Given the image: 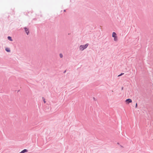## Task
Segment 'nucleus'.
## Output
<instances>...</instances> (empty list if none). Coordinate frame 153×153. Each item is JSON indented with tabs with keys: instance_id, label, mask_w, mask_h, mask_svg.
Returning <instances> with one entry per match:
<instances>
[{
	"instance_id": "nucleus-1",
	"label": "nucleus",
	"mask_w": 153,
	"mask_h": 153,
	"mask_svg": "<svg viewBox=\"0 0 153 153\" xmlns=\"http://www.w3.org/2000/svg\"><path fill=\"white\" fill-rule=\"evenodd\" d=\"M88 45V44H87L85 45H81L79 47V49L81 51H83L84 49L87 48Z\"/></svg>"
},
{
	"instance_id": "nucleus-2",
	"label": "nucleus",
	"mask_w": 153,
	"mask_h": 153,
	"mask_svg": "<svg viewBox=\"0 0 153 153\" xmlns=\"http://www.w3.org/2000/svg\"><path fill=\"white\" fill-rule=\"evenodd\" d=\"M112 36L114 37V40L115 41H117V34L115 32H113L112 33Z\"/></svg>"
},
{
	"instance_id": "nucleus-3",
	"label": "nucleus",
	"mask_w": 153,
	"mask_h": 153,
	"mask_svg": "<svg viewBox=\"0 0 153 153\" xmlns=\"http://www.w3.org/2000/svg\"><path fill=\"white\" fill-rule=\"evenodd\" d=\"M125 102L126 104H128L130 103L131 102H132V101L131 99H128L126 100Z\"/></svg>"
},
{
	"instance_id": "nucleus-4",
	"label": "nucleus",
	"mask_w": 153,
	"mask_h": 153,
	"mask_svg": "<svg viewBox=\"0 0 153 153\" xmlns=\"http://www.w3.org/2000/svg\"><path fill=\"white\" fill-rule=\"evenodd\" d=\"M25 30L26 33H27V34L28 35L29 33V31L28 30V29L26 27H25Z\"/></svg>"
},
{
	"instance_id": "nucleus-5",
	"label": "nucleus",
	"mask_w": 153,
	"mask_h": 153,
	"mask_svg": "<svg viewBox=\"0 0 153 153\" xmlns=\"http://www.w3.org/2000/svg\"><path fill=\"white\" fill-rule=\"evenodd\" d=\"M27 151H28L27 149H25L22 150V151L20 153H24L25 152H27Z\"/></svg>"
},
{
	"instance_id": "nucleus-6",
	"label": "nucleus",
	"mask_w": 153,
	"mask_h": 153,
	"mask_svg": "<svg viewBox=\"0 0 153 153\" xmlns=\"http://www.w3.org/2000/svg\"><path fill=\"white\" fill-rule=\"evenodd\" d=\"M5 50L7 52H10V49L8 48H5Z\"/></svg>"
},
{
	"instance_id": "nucleus-7",
	"label": "nucleus",
	"mask_w": 153,
	"mask_h": 153,
	"mask_svg": "<svg viewBox=\"0 0 153 153\" xmlns=\"http://www.w3.org/2000/svg\"><path fill=\"white\" fill-rule=\"evenodd\" d=\"M7 38H8V39L9 40H10V41H13L12 39H11V37H10V36H8L7 37Z\"/></svg>"
},
{
	"instance_id": "nucleus-8",
	"label": "nucleus",
	"mask_w": 153,
	"mask_h": 153,
	"mask_svg": "<svg viewBox=\"0 0 153 153\" xmlns=\"http://www.w3.org/2000/svg\"><path fill=\"white\" fill-rule=\"evenodd\" d=\"M59 56L61 58H62L63 57V55L62 54L60 53L59 54Z\"/></svg>"
},
{
	"instance_id": "nucleus-9",
	"label": "nucleus",
	"mask_w": 153,
	"mask_h": 153,
	"mask_svg": "<svg viewBox=\"0 0 153 153\" xmlns=\"http://www.w3.org/2000/svg\"><path fill=\"white\" fill-rule=\"evenodd\" d=\"M42 99H43L44 103H46V101H45V98L44 97H43Z\"/></svg>"
},
{
	"instance_id": "nucleus-10",
	"label": "nucleus",
	"mask_w": 153,
	"mask_h": 153,
	"mask_svg": "<svg viewBox=\"0 0 153 153\" xmlns=\"http://www.w3.org/2000/svg\"><path fill=\"white\" fill-rule=\"evenodd\" d=\"M137 103H136V105H135V108H137Z\"/></svg>"
},
{
	"instance_id": "nucleus-11",
	"label": "nucleus",
	"mask_w": 153,
	"mask_h": 153,
	"mask_svg": "<svg viewBox=\"0 0 153 153\" xmlns=\"http://www.w3.org/2000/svg\"><path fill=\"white\" fill-rule=\"evenodd\" d=\"M124 74L123 73V74H120V75H119L118 76H121L123 74Z\"/></svg>"
}]
</instances>
